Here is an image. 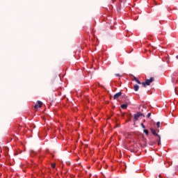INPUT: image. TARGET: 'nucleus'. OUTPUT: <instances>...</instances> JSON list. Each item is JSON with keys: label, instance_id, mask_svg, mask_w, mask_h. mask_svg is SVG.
I'll list each match as a JSON object with an SVG mask.
<instances>
[{"label": "nucleus", "instance_id": "5", "mask_svg": "<svg viewBox=\"0 0 178 178\" xmlns=\"http://www.w3.org/2000/svg\"><path fill=\"white\" fill-rule=\"evenodd\" d=\"M156 138L158 141V145H161V136L159 134H156Z\"/></svg>", "mask_w": 178, "mask_h": 178}, {"label": "nucleus", "instance_id": "13", "mask_svg": "<svg viewBox=\"0 0 178 178\" xmlns=\"http://www.w3.org/2000/svg\"><path fill=\"white\" fill-rule=\"evenodd\" d=\"M56 166V164H55V163L51 164V168H53V169H55Z\"/></svg>", "mask_w": 178, "mask_h": 178}, {"label": "nucleus", "instance_id": "1", "mask_svg": "<svg viewBox=\"0 0 178 178\" xmlns=\"http://www.w3.org/2000/svg\"><path fill=\"white\" fill-rule=\"evenodd\" d=\"M140 118H145V115H144V113H142L141 112H137L134 115L133 122L134 124H136V122H137V120H138Z\"/></svg>", "mask_w": 178, "mask_h": 178}, {"label": "nucleus", "instance_id": "16", "mask_svg": "<svg viewBox=\"0 0 178 178\" xmlns=\"http://www.w3.org/2000/svg\"><path fill=\"white\" fill-rule=\"evenodd\" d=\"M151 116V113H149L147 115V118H149Z\"/></svg>", "mask_w": 178, "mask_h": 178}, {"label": "nucleus", "instance_id": "15", "mask_svg": "<svg viewBox=\"0 0 178 178\" xmlns=\"http://www.w3.org/2000/svg\"><path fill=\"white\" fill-rule=\"evenodd\" d=\"M115 76H116V77H120V74H115Z\"/></svg>", "mask_w": 178, "mask_h": 178}, {"label": "nucleus", "instance_id": "8", "mask_svg": "<svg viewBox=\"0 0 178 178\" xmlns=\"http://www.w3.org/2000/svg\"><path fill=\"white\" fill-rule=\"evenodd\" d=\"M139 88H140V86L138 85H137V84H136L134 86V91H138Z\"/></svg>", "mask_w": 178, "mask_h": 178}, {"label": "nucleus", "instance_id": "14", "mask_svg": "<svg viewBox=\"0 0 178 178\" xmlns=\"http://www.w3.org/2000/svg\"><path fill=\"white\" fill-rule=\"evenodd\" d=\"M140 126L143 127V129H145V125H144V124L141 123Z\"/></svg>", "mask_w": 178, "mask_h": 178}, {"label": "nucleus", "instance_id": "17", "mask_svg": "<svg viewBox=\"0 0 178 178\" xmlns=\"http://www.w3.org/2000/svg\"><path fill=\"white\" fill-rule=\"evenodd\" d=\"M156 131H157V133H159V129H156Z\"/></svg>", "mask_w": 178, "mask_h": 178}, {"label": "nucleus", "instance_id": "7", "mask_svg": "<svg viewBox=\"0 0 178 178\" xmlns=\"http://www.w3.org/2000/svg\"><path fill=\"white\" fill-rule=\"evenodd\" d=\"M122 109H127V103L121 105Z\"/></svg>", "mask_w": 178, "mask_h": 178}, {"label": "nucleus", "instance_id": "10", "mask_svg": "<svg viewBox=\"0 0 178 178\" xmlns=\"http://www.w3.org/2000/svg\"><path fill=\"white\" fill-rule=\"evenodd\" d=\"M152 134H154V136H156V130L154 129H150Z\"/></svg>", "mask_w": 178, "mask_h": 178}, {"label": "nucleus", "instance_id": "11", "mask_svg": "<svg viewBox=\"0 0 178 178\" xmlns=\"http://www.w3.org/2000/svg\"><path fill=\"white\" fill-rule=\"evenodd\" d=\"M143 131L146 134V136H148V130L145 129Z\"/></svg>", "mask_w": 178, "mask_h": 178}, {"label": "nucleus", "instance_id": "2", "mask_svg": "<svg viewBox=\"0 0 178 178\" xmlns=\"http://www.w3.org/2000/svg\"><path fill=\"white\" fill-rule=\"evenodd\" d=\"M152 81H155V78L150 77L149 79H146L145 80V82H142V86H143L144 87H147V86H151V83H152Z\"/></svg>", "mask_w": 178, "mask_h": 178}, {"label": "nucleus", "instance_id": "4", "mask_svg": "<svg viewBox=\"0 0 178 178\" xmlns=\"http://www.w3.org/2000/svg\"><path fill=\"white\" fill-rule=\"evenodd\" d=\"M120 97H122V92H119L114 95L113 99H118Z\"/></svg>", "mask_w": 178, "mask_h": 178}, {"label": "nucleus", "instance_id": "9", "mask_svg": "<svg viewBox=\"0 0 178 178\" xmlns=\"http://www.w3.org/2000/svg\"><path fill=\"white\" fill-rule=\"evenodd\" d=\"M134 80H135V81H136V83H138V84H141V81H140V80H138V79H137V77L134 76Z\"/></svg>", "mask_w": 178, "mask_h": 178}, {"label": "nucleus", "instance_id": "6", "mask_svg": "<svg viewBox=\"0 0 178 178\" xmlns=\"http://www.w3.org/2000/svg\"><path fill=\"white\" fill-rule=\"evenodd\" d=\"M162 124H163V122H156V127H157V129H161V127H162Z\"/></svg>", "mask_w": 178, "mask_h": 178}, {"label": "nucleus", "instance_id": "12", "mask_svg": "<svg viewBox=\"0 0 178 178\" xmlns=\"http://www.w3.org/2000/svg\"><path fill=\"white\" fill-rule=\"evenodd\" d=\"M128 119L129 120H131V114L128 115Z\"/></svg>", "mask_w": 178, "mask_h": 178}, {"label": "nucleus", "instance_id": "3", "mask_svg": "<svg viewBox=\"0 0 178 178\" xmlns=\"http://www.w3.org/2000/svg\"><path fill=\"white\" fill-rule=\"evenodd\" d=\"M42 106V102L41 101H38V104H35L34 106L35 109H38V108H41Z\"/></svg>", "mask_w": 178, "mask_h": 178}, {"label": "nucleus", "instance_id": "18", "mask_svg": "<svg viewBox=\"0 0 178 178\" xmlns=\"http://www.w3.org/2000/svg\"><path fill=\"white\" fill-rule=\"evenodd\" d=\"M159 47H161V44H159Z\"/></svg>", "mask_w": 178, "mask_h": 178}]
</instances>
